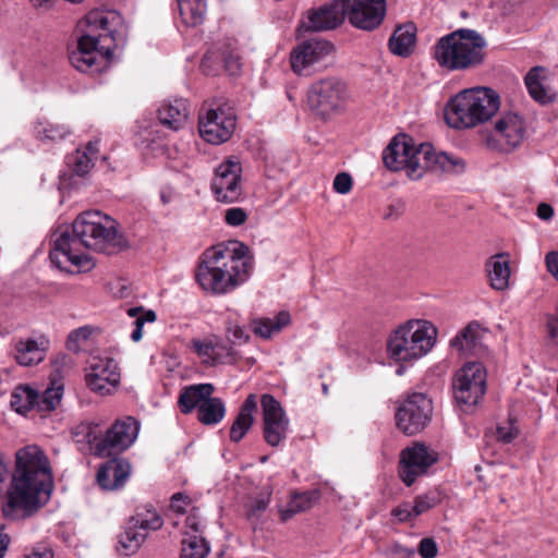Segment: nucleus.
Instances as JSON below:
<instances>
[{
    "label": "nucleus",
    "instance_id": "nucleus-22",
    "mask_svg": "<svg viewBox=\"0 0 558 558\" xmlns=\"http://www.w3.org/2000/svg\"><path fill=\"white\" fill-rule=\"evenodd\" d=\"M345 20L342 0H332L306 12L300 27L305 32H325L337 28Z\"/></svg>",
    "mask_w": 558,
    "mask_h": 558
},
{
    "label": "nucleus",
    "instance_id": "nucleus-11",
    "mask_svg": "<svg viewBox=\"0 0 558 558\" xmlns=\"http://www.w3.org/2000/svg\"><path fill=\"white\" fill-rule=\"evenodd\" d=\"M433 416V402L426 395L414 392L397 408V428L408 436H413L424 430Z\"/></svg>",
    "mask_w": 558,
    "mask_h": 558
},
{
    "label": "nucleus",
    "instance_id": "nucleus-27",
    "mask_svg": "<svg viewBox=\"0 0 558 558\" xmlns=\"http://www.w3.org/2000/svg\"><path fill=\"white\" fill-rule=\"evenodd\" d=\"M215 391L211 384H197L185 387L180 392L178 404L182 413H191L195 408L199 409V404L204 402Z\"/></svg>",
    "mask_w": 558,
    "mask_h": 558
},
{
    "label": "nucleus",
    "instance_id": "nucleus-2",
    "mask_svg": "<svg viewBox=\"0 0 558 558\" xmlns=\"http://www.w3.org/2000/svg\"><path fill=\"white\" fill-rule=\"evenodd\" d=\"M52 473L49 459L36 445H28L15 452V469L7 502L5 518L19 520L33 515L50 498Z\"/></svg>",
    "mask_w": 558,
    "mask_h": 558
},
{
    "label": "nucleus",
    "instance_id": "nucleus-43",
    "mask_svg": "<svg viewBox=\"0 0 558 558\" xmlns=\"http://www.w3.org/2000/svg\"><path fill=\"white\" fill-rule=\"evenodd\" d=\"M95 328L90 326H83L72 330L68 337L66 347L70 351L77 352L81 348V343L87 341Z\"/></svg>",
    "mask_w": 558,
    "mask_h": 558
},
{
    "label": "nucleus",
    "instance_id": "nucleus-64",
    "mask_svg": "<svg viewBox=\"0 0 558 558\" xmlns=\"http://www.w3.org/2000/svg\"><path fill=\"white\" fill-rule=\"evenodd\" d=\"M52 551L48 548H43L38 550H34L32 555L26 556L25 558H52Z\"/></svg>",
    "mask_w": 558,
    "mask_h": 558
},
{
    "label": "nucleus",
    "instance_id": "nucleus-33",
    "mask_svg": "<svg viewBox=\"0 0 558 558\" xmlns=\"http://www.w3.org/2000/svg\"><path fill=\"white\" fill-rule=\"evenodd\" d=\"M98 141L89 142L84 150H76V154L70 158L73 171L77 175L86 174L94 166L98 157Z\"/></svg>",
    "mask_w": 558,
    "mask_h": 558
},
{
    "label": "nucleus",
    "instance_id": "nucleus-52",
    "mask_svg": "<svg viewBox=\"0 0 558 558\" xmlns=\"http://www.w3.org/2000/svg\"><path fill=\"white\" fill-rule=\"evenodd\" d=\"M413 555L414 550L400 544H395L386 550V558H412Z\"/></svg>",
    "mask_w": 558,
    "mask_h": 558
},
{
    "label": "nucleus",
    "instance_id": "nucleus-46",
    "mask_svg": "<svg viewBox=\"0 0 558 558\" xmlns=\"http://www.w3.org/2000/svg\"><path fill=\"white\" fill-rule=\"evenodd\" d=\"M519 435V428L515 421L509 418L506 423L496 427V437L498 441L504 444L512 442Z\"/></svg>",
    "mask_w": 558,
    "mask_h": 558
},
{
    "label": "nucleus",
    "instance_id": "nucleus-54",
    "mask_svg": "<svg viewBox=\"0 0 558 558\" xmlns=\"http://www.w3.org/2000/svg\"><path fill=\"white\" fill-rule=\"evenodd\" d=\"M222 66L230 75H236L241 68L239 58L232 53H222Z\"/></svg>",
    "mask_w": 558,
    "mask_h": 558
},
{
    "label": "nucleus",
    "instance_id": "nucleus-16",
    "mask_svg": "<svg viewBox=\"0 0 558 558\" xmlns=\"http://www.w3.org/2000/svg\"><path fill=\"white\" fill-rule=\"evenodd\" d=\"M437 460V453L430 451L424 444L415 442L400 453L399 476L407 486H411Z\"/></svg>",
    "mask_w": 558,
    "mask_h": 558
},
{
    "label": "nucleus",
    "instance_id": "nucleus-34",
    "mask_svg": "<svg viewBox=\"0 0 558 558\" xmlns=\"http://www.w3.org/2000/svg\"><path fill=\"white\" fill-rule=\"evenodd\" d=\"M544 68L534 66L532 68L524 77L525 86L529 90L530 96L539 104H548L551 98L548 95L546 88L543 85V72Z\"/></svg>",
    "mask_w": 558,
    "mask_h": 558
},
{
    "label": "nucleus",
    "instance_id": "nucleus-49",
    "mask_svg": "<svg viewBox=\"0 0 558 558\" xmlns=\"http://www.w3.org/2000/svg\"><path fill=\"white\" fill-rule=\"evenodd\" d=\"M247 219L246 211L240 207H232L226 210L225 220L229 226L239 227Z\"/></svg>",
    "mask_w": 558,
    "mask_h": 558
},
{
    "label": "nucleus",
    "instance_id": "nucleus-21",
    "mask_svg": "<svg viewBox=\"0 0 558 558\" xmlns=\"http://www.w3.org/2000/svg\"><path fill=\"white\" fill-rule=\"evenodd\" d=\"M242 168L236 160H226L217 169L211 182V190L218 202L233 203L242 193L240 185Z\"/></svg>",
    "mask_w": 558,
    "mask_h": 558
},
{
    "label": "nucleus",
    "instance_id": "nucleus-14",
    "mask_svg": "<svg viewBox=\"0 0 558 558\" xmlns=\"http://www.w3.org/2000/svg\"><path fill=\"white\" fill-rule=\"evenodd\" d=\"M138 430L140 424L134 417L117 420L94 446V454L105 458L128 449L135 441Z\"/></svg>",
    "mask_w": 558,
    "mask_h": 558
},
{
    "label": "nucleus",
    "instance_id": "nucleus-41",
    "mask_svg": "<svg viewBox=\"0 0 558 558\" xmlns=\"http://www.w3.org/2000/svg\"><path fill=\"white\" fill-rule=\"evenodd\" d=\"M73 437L76 442L87 444L94 451V446L99 441L98 425L94 423H81L73 428Z\"/></svg>",
    "mask_w": 558,
    "mask_h": 558
},
{
    "label": "nucleus",
    "instance_id": "nucleus-37",
    "mask_svg": "<svg viewBox=\"0 0 558 558\" xmlns=\"http://www.w3.org/2000/svg\"><path fill=\"white\" fill-rule=\"evenodd\" d=\"M209 546L205 538L199 535H190L182 541L180 558H206Z\"/></svg>",
    "mask_w": 558,
    "mask_h": 558
},
{
    "label": "nucleus",
    "instance_id": "nucleus-23",
    "mask_svg": "<svg viewBox=\"0 0 558 558\" xmlns=\"http://www.w3.org/2000/svg\"><path fill=\"white\" fill-rule=\"evenodd\" d=\"M130 473L131 465L125 460L112 459L99 466L96 478L102 489L113 490L124 485Z\"/></svg>",
    "mask_w": 558,
    "mask_h": 558
},
{
    "label": "nucleus",
    "instance_id": "nucleus-12",
    "mask_svg": "<svg viewBox=\"0 0 558 558\" xmlns=\"http://www.w3.org/2000/svg\"><path fill=\"white\" fill-rule=\"evenodd\" d=\"M486 369L480 362H468L452 379L453 397L460 405L478 403L486 392Z\"/></svg>",
    "mask_w": 558,
    "mask_h": 558
},
{
    "label": "nucleus",
    "instance_id": "nucleus-29",
    "mask_svg": "<svg viewBox=\"0 0 558 558\" xmlns=\"http://www.w3.org/2000/svg\"><path fill=\"white\" fill-rule=\"evenodd\" d=\"M480 325L476 322L469 323L456 337L450 340L451 349L460 354H475L480 345Z\"/></svg>",
    "mask_w": 558,
    "mask_h": 558
},
{
    "label": "nucleus",
    "instance_id": "nucleus-28",
    "mask_svg": "<svg viewBox=\"0 0 558 558\" xmlns=\"http://www.w3.org/2000/svg\"><path fill=\"white\" fill-rule=\"evenodd\" d=\"M192 348L203 359V363L207 365H216L228 362H233V352L231 348L221 344H214L210 341H201L197 339L192 340Z\"/></svg>",
    "mask_w": 558,
    "mask_h": 558
},
{
    "label": "nucleus",
    "instance_id": "nucleus-42",
    "mask_svg": "<svg viewBox=\"0 0 558 558\" xmlns=\"http://www.w3.org/2000/svg\"><path fill=\"white\" fill-rule=\"evenodd\" d=\"M440 500V496L436 492H428L424 495L416 496L413 502L414 514L418 517L425 513L429 509L436 507Z\"/></svg>",
    "mask_w": 558,
    "mask_h": 558
},
{
    "label": "nucleus",
    "instance_id": "nucleus-4",
    "mask_svg": "<svg viewBox=\"0 0 558 558\" xmlns=\"http://www.w3.org/2000/svg\"><path fill=\"white\" fill-rule=\"evenodd\" d=\"M463 159L436 151L429 143L415 144L405 133L392 137L386 146V169L405 171L411 180H420L427 171L458 174L464 171Z\"/></svg>",
    "mask_w": 558,
    "mask_h": 558
},
{
    "label": "nucleus",
    "instance_id": "nucleus-63",
    "mask_svg": "<svg viewBox=\"0 0 558 558\" xmlns=\"http://www.w3.org/2000/svg\"><path fill=\"white\" fill-rule=\"evenodd\" d=\"M8 477H9L8 464L5 463L3 456L0 454V494L4 489V485H5Z\"/></svg>",
    "mask_w": 558,
    "mask_h": 558
},
{
    "label": "nucleus",
    "instance_id": "nucleus-10",
    "mask_svg": "<svg viewBox=\"0 0 558 558\" xmlns=\"http://www.w3.org/2000/svg\"><path fill=\"white\" fill-rule=\"evenodd\" d=\"M236 117L232 107L223 101L205 104L198 116V131L208 143L227 142L235 130Z\"/></svg>",
    "mask_w": 558,
    "mask_h": 558
},
{
    "label": "nucleus",
    "instance_id": "nucleus-61",
    "mask_svg": "<svg viewBox=\"0 0 558 558\" xmlns=\"http://www.w3.org/2000/svg\"><path fill=\"white\" fill-rule=\"evenodd\" d=\"M536 214H537L538 218H541L542 220H549L554 216V208L551 205H549L547 203H541L537 206Z\"/></svg>",
    "mask_w": 558,
    "mask_h": 558
},
{
    "label": "nucleus",
    "instance_id": "nucleus-1",
    "mask_svg": "<svg viewBox=\"0 0 558 558\" xmlns=\"http://www.w3.org/2000/svg\"><path fill=\"white\" fill-rule=\"evenodd\" d=\"M118 223L98 210L84 211L77 216L72 228L61 231L53 240L49 253L51 263L59 269L81 267L90 262L86 250L107 255L117 254L128 247V241L118 231Z\"/></svg>",
    "mask_w": 558,
    "mask_h": 558
},
{
    "label": "nucleus",
    "instance_id": "nucleus-32",
    "mask_svg": "<svg viewBox=\"0 0 558 558\" xmlns=\"http://www.w3.org/2000/svg\"><path fill=\"white\" fill-rule=\"evenodd\" d=\"M182 21L187 26H197L205 20L207 4L205 0H178Z\"/></svg>",
    "mask_w": 558,
    "mask_h": 558
},
{
    "label": "nucleus",
    "instance_id": "nucleus-58",
    "mask_svg": "<svg viewBox=\"0 0 558 558\" xmlns=\"http://www.w3.org/2000/svg\"><path fill=\"white\" fill-rule=\"evenodd\" d=\"M545 260L547 270L558 280V252H549Z\"/></svg>",
    "mask_w": 558,
    "mask_h": 558
},
{
    "label": "nucleus",
    "instance_id": "nucleus-5",
    "mask_svg": "<svg viewBox=\"0 0 558 558\" xmlns=\"http://www.w3.org/2000/svg\"><path fill=\"white\" fill-rule=\"evenodd\" d=\"M250 248L238 241L227 250H213L206 260L198 265L196 280L199 286L216 294L226 293L245 281L252 267Z\"/></svg>",
    "mask_w": 558,
    "mask_h": 558
},
{
    "label": "nucleus",
    "instance_id": "nucleus-26",
    "mask_svg": "<svg viewBox=\"0 0 558 558\" xmlns=\"http://www.w3.org/2000/svg\"><path fill=\"white\" fill-rule=\"evenodd\" d=\"M189 114V106L184 99H175L172 102L162 104L158 109L160 123L175 131L186 124Z\"/></svg>",
    "mask_w": 558,
    "mask_h": 558
},
{
    "label": "nucleus",
    "instance_id": "nucleus-56",
    "mask_svg": "<svg viewBox=\"0 0 558 558\" xmlns=\"http://www.w3.org/2000/svg\"><path fill=\"white\" fill-rule=\"evenodd\" d=\"M190 498L182 493H177L171 497V509L178 513H184L185 506L189 504Z\"/></svg>",
    "mask_w": 558,
    "mask_h": 558
},
{
    "label": "nucleus",
    "instance_id": "nucleus-20",
    "mask_svg": "<svg viewBox=\"0 0 558 558\" xmlns=\"http://www.w3.org/2000/svg\"><path fill=\"white\" fill-rule=\"evenodd\" d=\"M85 380L90 390L108 395L120 383V372L116 360L109 356H93Z\"/></svg>",
    "mask_w": 558,
    "mask_h": 558
},
{
    "label": "nucleus",
    "instance_id": "nucleus-35",
    "mask_svg": "<svg viewBox=\"0 0 558 558\" xmlns=\"http://www.w3.org/2000/svg\"><path fill=\"white\" fill-rule=\"evenodd\" d=\"M38 399V392L28 386H19L11 395L10 405L20 413L24 414L35 408V402Z\"/></svg>",
    "mask_w": 558,
    "mask_h": 558
},
{
    "label": "nucleus",
    "instance_id": "nucleus-6",
    "mask_svg": "<svg viewBox=\"0 0 558 558\" xmlns=\"http://www.w3.org/2000/svg\"><path fill=\"white\" fill-rule=\"evenodd\" d=\"M437 330L426 320L411 319L398 326L386 341V351L395 363L397 376H402L408 366L425 356L436 343Z\"/></svg>",
    "mask_w": 558,
    "mask_h": 558
},
{
    "label": "nucleus",
    "instance_id": "nucleus-31",
    "mask_svg": "<svg viewBox=\"0 0 558 558\" xmlns=\"http://www.w3.org/2000/svg\"><path fill=\"white\" fill-rule=\"evenodd\" d=\"M226 407L220 398L209 396L199 404L197 418L204 425H216L223 420Z\"/></svg>",
    "mask_w": 558,
    "mask_h": 558
},
{
    "label": "nucleus",
    "instance_id": "nucleus-13",
    "mask_svg": "<svg viewBox=\"0 0 558 558\" xmlns=\"http://www.w3.org/2000/svg\"><path fill=\"white\" fill-rule=\"evenodd\" d=\"M163 521L151 506L137 509L129 519L124 531L119 535V544L126 556L136 553L145 542L149 531L161 529Z\"/></svg>",
    "mask_w": 558,
    "mask_h": 558
},
{
    "label": "nucleus",
    "instance_id": "nucleus-40",
    "mask_svg": "<svg viewBox=\"0 0 558 558\" xmlns=\"http://www.w3.org/2000/svg\"><path fill=\"white\" fill-rule=\"evenodd\" d=\"M63 395V387H48L41 396L38 395V399L35 402V408L39 412H50L57 408L61 402Z\"/></svg>",
    "mask_w": 558,
    "mask_h": 558
},
{
    "label": "nucleus",
    "instance_id": "nucleus-38",
    "mask_svg": "<svg viewBox=\"0 0 558 558\" xmlns=\"http://www.w3.org/2000/svg\"><path fill=\"white\" fill-rule=\"evenodd\" d=\"M128 315L133 320L134 329L131 333V339L134 342H138L143 337V326L145 323H153L156 320V313L151 310L145 311L143 307H130L126 311Z\"/></svg>",
    "mask_w": 558,
    "mask_h": 558
},
{
    "label": "nucleus",
    "instance_id": "nucleus-39",
    "mask_svg": "<svg viewBox=\"0 0 558 558\" xmlns=\"http://www.w3.org/2000/svg\"><path fill=\"white\" fill-rule=\"evenodd\" d=\"M312 507L311 494L303 493L294 495L289 501L288 506L280 511V517L283 522L292 519L296 513L308 510Z\"/></svg>",
    "mask_w": 558,
    "mask_h": 558
},
{
    "label": "nucleus",
    "instance_id": "nucleus-50",
    "mask_svg": "<svg viewBox=\"0 0 558 558\" xmlns=\"http://www.w3.org/2000/svg\"><path fill=\"white\" fill-rule=\"evenodd\" d=\"M417 550L422 558H435L438 554L437 544L430 537L422 538Z\"/></svg>",
    "mask_w": 558,
    "mask_h": 558
},
{
    "label": "nucleus",
    "instance_id": "nucleus-59",
    "mask_svg": "<svg viewBox=\"0 0 558 558\" xmlns=\"http://www.w3.org/2000/svg\"><path fill=\"white\" fill-rule=\"evenodd\" d=\"M291 317L290 314L286 311L279 312L275 318L274 322V329L279 332L283 327L288 326L290 324Z\"/></svg>",
    "mask_w": 558,
    "mask_h": 558
},
{
    "label": "nucleus",
    "instance_id": "nucleus-36",
    "mask_svg": "<svg viewBox=\"0 0 558 558\" xmlns=\"http://www.w3.org/2000/svg\"><path fill=\"white\" fill-rule=\"evenodd\" d=\"M69 133V129L61 123L38 121L35 124V136L43 143H56L63 140Z\"/></svg>",
    "mask_w": 558,
    "mask_h": 558
},
{
    "label": "nucleus",
    "instance_id": "nucleus-47",
    "mask_svg": "<svg viewBox=\"0 0 558 558\" xmlns=\"http://www.w3.org/2000/svg\"><path fill=\"white\" fill-rule=\"evenodd\" d=\"M274 328V322L270 318H259L253 322L254 333L264 339H268L277 332Z\"/></svg>",
    "mask_w": 558,
    "mask_h": 558
},
{
    "label": "nucleus",
    "instance_id": "nucleus-3",
    "mask_svg": "<svg viewBox=\"0 0 558 558\" xmlns=\"http://www.w3.org/2000/svg\"><path fill=\"white\" fill-rule=\"evenodd\" d=\"M77 33L70 63L80 72L94 74L108 68L112 49L124 45L128 32L119 12L93 10L78 22Z\"/></svg>",
    "mask_w": 558,
    "mask_h": 558
},
{
    "label": "nucleus",
    "instance_id": "nucleus-18",
    "mask_svg": "<svg viewBox=\"0 0 558 558\" xmlns=\"http://www.w3.org/2000/svg\"><path fill=\"white\" fill-rule=\"evenodd\" d=\"M333 45L322 38H311L299 44L290 54L293 72L306 75L308 70L332 53Z\"/></svg>",
    "mask_w": 558,
    "mask_h": 558
},
{
    "label": "nucleus",
    "instance_id": "nucleus-15",
    "mask_svg": "<svg viewBox=\"0 0 558 558\" xmlns=\"http://www.w3.org/2000/svg\"><path fill=\"white\" fill-rule=\"evenodd\" d=\"M263 409V437L271 447H278L287 438L290 421L274 396L265 393L260 399Z\"/></svg>",
    "mask_w": 558,
    "mask_h": 558
},
{
    "label": "nucleus",
    "instance_id": "nucleus-30",
    "mask_svg": "<svg viewBox=\"0 0 558 558\" xmlns=\"http://www.w3.org/2000/svg\"><path fill=\"white\" fill-rule=\"evenodd\" d=\"M44 342L34 339H20L15 344V361L22 366L40 363L45 359Z\"/></svg>",
    "mask_w": 558,
    "mask_h": 558
},
{
    "label": "nucleus",
    "instance_id": "nucleus-55",
    "mask_svg": "<svg viewBox=\"0 0 558 558\" xmlns=\"http://www.w3.org/2000/svg\"><path fill=\"white\" fill-rule=\"evenodd\" d=\"M256 409L257 399L256 396L252 393L247 396L245 401L242 403L239 414L248 418H254L253 413L256 411Z\"/></svg>",
    "mask_w": 558,
    "mask_h": 558
},
{
    "label": "nucleus",
    "instance_id": "nucleus-9",
    "mask_svg": "<svg viewBox=\"0 0 558 558\" xmlns=\"http://www.w3.org/2000/svg\"><path fill=\"white\" fill-rule=\"evenodd\" d=\"M350 98L347 83L337 76H328L313 82L307 92V105L312 113L329 121L344 112Z\"/></svg>",
    "mask_w": 558,
    "mask_h": 558
},
{
    "label": "nucleus",
    "instance_id": "nucleus-17",
    "mask_svg": "<svg viewBox=\"0 0 558 558\" xmlns=\"http://www.w3.org/2000/svg\"><path fill=\"white\" fill-rule=\"evenodd\" d=\"M524 134L525 125L522 117L515 112H507L496 121L494 133L487 138V146L508 153L520 145Z\"/></svg>",
    "mask_w": 558,
    "mask_h": 558
},
{
    "label": "nucleus",
    "instance_id": "nucleus-19",
    "mask_svg": "<svg viewBox=\"0 0 558 558\" xmlns=\"http://www.w3.org/2000/svg\"><path fill=\"white\" fill-rule=\"evenodd\" d=\"M350 24L363 31L377 28L384 20V0H342Z\"/></svg>",
    "mask_w": 558,
    "mask_h": 558
},
{
    "label": "nucleus",
    "instance_id": "nucleus-25",
    "mask_svg": "<svg viewBox=\"0 0 558 558\" xmlns=\"http://www.w3.org/2000/svg\"><path fill=\"white\" fill-rule=\"evenodd\" d=\"M485 269L494 290L504 291L508 288L510 279V255L508 253H498L489 257Z\"/></svg>",
    "mask_w": 558,
    "mask_h": 558
},
{
    "label": "nucleus",
    "instance_id": "nucleus-51",
    "mask_svg": "<svg viewBox=\"0 0 558 558\" xmlns=\"http://www.w3.org/2000/svg\"><path fill=\"white\" fill-rule=\"evenodd\" d=\"M391 514L400 522H407L416 518L414 514V507L410 502H403L392 510Z\"/></svg>",
    "mask_w": 558,
    "mask_h": 558
},
{
    "label": "nucleus",
    "instance_id": "nucleus-53",
    "mask_svg": "<svg viewBox=\"0 0 558 558\" xmlns=\"http://www.w3.org/2000/svg\"><path fill=\"white\" fill-rule=\"evenodd\" d=\"M405 211V203L403 199H393L388 207L386 208V219L393 218L397 219L401 217Z\"/></svg>",
    "mask_w": 558,
    "mask_h": 558
},
{
    "label": "nucleus",
    "instance_id": "nucleus-48",
    "mask_svg": "<svg viewBox=\"0 0 558 558\" xmlns=\"http://www.w3.org/2000/svg\"><path fill=\"white\" fill-rule=\"evenodd\" d=\"M352 186L353 180L348 172H340L333 179L332 187L338 194H348L352 190Z\"/></svg>",
    "mask_w": 558,
    "mask_h": 558
},
{
    "label": "nucleus",
    "instance_id": "nucleus-8",
    "mask_svg": "<svg viewBox=\"0 0 558 558\" xmlns=\"http://www.w3.org/2000/svg\"><path fill=\"white\" fill-rule=\"evenodd\" d=\"M486 41L476 31L461 28L442 36L434 47V58L448 71L480 66L486 57Z\"/></svg>",
    "mask_w": 558,
    "mask_h": 558
},
{
    "label": "nucleus",
    "instance_id": "nucleus-44",
    "mask_svg": "<svg viewBox=\"0 0 558 558\" xmlns=\"http://www.w3.org/2000/svg\"><path fill=\"white\" fill-rule=\"evenodd\" d=\"M202 71L207 75H216L222 69V52L208 51L201 62Z\"/></svg>",
    "mask_w": 558,
    "mask_h": 558
},
{
    "label": "nucleus",
    "instance_id": "nucleus-45",
    "mask_svg": "<svg viewBox=\"0 0 558 558\" xmlns=\"http://www.w3.org/2000/svg\"><path fill=\"white\" fill-rule=\"evenodd\" d=\"M254 418L238 414L230 428V439L239 442L253 426Z\"/></svg>",
    "mask_w": 558,
    "mask_h": 558
},
{
    "label": "nucleus",
    "instance_id": "nucleus-7",
    "mask_svg": "<svg viewBox=\"0 0 558 558\" xmlns=\"http://www.w3.org/2000/svg\"><path fill=\"white\" fill-rule=\"evenodd\" d=\"M500 107L499 95L488 87L466 88L445 107V121L456 130L473 129L490 120Z\"/></svg>",
    "mask_w": 558,
    "mask_h": 558
},
{
    "label": "nucleus",
    "instance_id": "nucleus-24",
    "mask_svg": "<svg viewBox=\"0 0 558 558\" xmlns=\"http://www.w3.org/2000/svg\"><path fill=\"white\" fill-rule=\"evenodd\" d=\"M416 46V26L409 22L399 25L388 40L389 51L400 58H409Z\"/></svg>",
    "mask_w": 558,
    "mask_h": 558
},
{
    "label": "nucleus",
    "instance_id": "nucleus-60",
    "mask_svg": "<svg viewBox=\"0 0 558 558\" xmlns=\"http://www.w3.org/2000/svg\"><path fill=\"white\" fill-rule=\"evenodd\" d=\"M56 1L57 0H29V3L36 11L46 13L54 7Z\"/></svg>",
    "mask_w": 558,
    "mask_h": 558
},
{
    "label": "nucleus",
    "instance_id": "nucleus-62",
    "mask_svg": "<svg viewBox=\"0 0 558 558\" xmlns=\"http://www.w3.org/2000/svg\"><path fill=\"white\" fill-rule=\"evenodd\" d=\"M546 328H547L549 338L553 341L558 342V314H557V318L548 319Z\"/></svg>",
    "mask_w": 558,
    "mask_h": 558
},
{
    "label": "nucleus",
    "instance_id": "nucleus-57",
    "mask_svg": "<svg viewBox=\"0 0 558 558\" xmlns=\"http://www.w3.org/2000/svg\"><path fill=\"white\" fill-rule=\"evenodd\" d=\"M228 337L233 343L245 342L248 338L245 330L238 325L228 327Z\"/></svg>",
    "mask_w": 558,
    "mask_h": 558
}]
</instances>
